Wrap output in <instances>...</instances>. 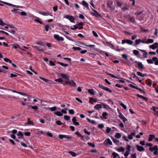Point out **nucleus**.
I'll use <instances>...</instances> for the list:
<instances>
[{
    "mask_svg": "<svg viewBox=\"0 0 158 158\" xmlns=\"http://www.w3.org/2000/svg\"><path fill=\"white\" fill-rule=\"evenodd\" d=\"M2 3H4L5 5H7L9 6H11L13 7H16V8H19V7L23 8V7H21V6H19L14 5L12 4H10V3H8L7 2H3H3H2Z\"/></svg>",
    "mask_w": 158,
    "mask_h": 158,
    "instance_id": "6",
    "label": "nucleus"
},
{
    "mask_svg": "<svg viewBox=\"0 0 158 158\" xmlns=\"http://www.w3.org/2000/svg\"><path fill=\"white\" fill-rule=\"evenodd\" d=\"M150 151L153 152L154 150H158V148L157 146L156 145H155L153 147H150L149 149Z\"/></svg>",
    "mask_w": 158,
    "mask_h": 158,
    "instance_id": "13",
    "label": "nucleus"
},
{
    "mask_svg": "<svg viewBox=\"0 0 158 158\" xmlns=\"http://www.w3.org/2000/svg\"><path fill=\"white\" fill-rule=\"evenodd\" d=\"M99 87L100 88L103 89L104 90H105L107 92H110L111 93L112 92V91L110 89L108 88L107 87H105L104 86H103L102 85L99 84Z\"/></svg>",
    "mask_w": 158,
    "mask_h": 158,
    "instance_id": "4",
    "label": "nucleus"
},
{
    "mask_svg": "<svg viewBox=\"0 0 158 158\" xmlns=\"http://www.w3.org/2000/svg\"><path fill=\"white\" fill-rule=\"evenodd\" d=\"M113 2L112 1H109L107 3V4L108 6H109V7L111 9H114V8L112 6V4Z\"/></svg>",
    "mask_w": 158,
    "mask_h": 158,
    "instance_id": "16",
    "label": "nucleus"
},
{
    "mask_svg": "<svg viewBox=\"0 0 158 158\" xmlns=\"http://www.w3.org/2000/svg\"><path fill=\"white\" fill-rule=\"evenodd\" d=\"M27 120H28L27 123H28V124H29L31 125H33V123L32 122H31V121L29 120L28 118H27Z\"/></svg>",
    "mask_w": 158,
    "mask_h": 158,
    "instance_id": "63",
    "label": "nucleus"
},
{
    "mask_svg": "<svg viewBox=\"0 0 158 158\" xmlns=\"http://www.w3.org/2000/svg\"><path fill=\"white\" fill-rule=\"evenodd\" d=\"M152 60L155 62V64L156 65H158V59L156 57H152Z\"/></svg>",
    "mask_w": 158,
    "mask_h": 158,
    "instance_id": "17",
    "label": "nucleus"
},
{
    "mask_svg": "<svg viewBox=\"0 0 158 158\" xmlns=\"http://www.w3.org/2000/svg\"><path fill=\"white\" fill-rule=\"evenodd\" d=\"M101 105L103 106V108L107 110L111 109V108L108 105L105 104L104 103H101Z\"/></svg>",
    "mask_w": 158,
    "mask_h": 158,
    "instance_id": "12",
    "label": "nucleus"
},
{
    "mask_svg": "<svg viewBox=\"0 0 158 158\" xmlns=\"http://www.w3.org/2000/svg\"><path fill=\"white\" fill-rule=\"evenodd\" d=\"M112 155L114 156L113 158H116L117 156H118L119 158H120V156L118 154L116 153L115 152H113L112 154Z\"/></svg>",
    "mask_w": 158,
    "mask_h": 158,
    "instance_id": "26",
    "label": "nucleus"
},
{
    "mask_svg": "<svg viewBox=\"0 0 158 158\" xmlns=\"http://www.w3.org/2000/svg\"><path fill=\"white\" fill-rule=\"evenodd\" d=\"M131 147V145H127V147L126 148L127 150V151H129V152L130 151V148Z\"/></svg>",
    "mask_w": 158,
    "mask_h": 158,
    "instance_id": "50",
    "label": "nucleus"
},
{
    "mask_svg": "<svg viewBox=\"0 0 158 158\" xmlns=\"http://www.w3.org/2000/svg\"><path fill=\"white\" fill-rule=\"evenodd\" d=\"M154 42V40L153 39H148L147 41V44L152 43Z\"/></svg>",
    "mask_w": 158,
    "mask_h": 158,
    "instance_id": "37",
    "label": "nucleus"
},
{
    "mask_svg": "<svg viewBox=\"0 0 158 158\" xmlns=\"http://www.w3.org/2000/svg\"><path fill=\"white\" fill-rule=\"evenodd\" d=\"M146 83L147 84V85H148L149 86L151 85L152 83L151 82L150 80H149L148 81L146 80Z\"/></svg>",
    "mask_w": 158,
    "mask_h": 158,
    "instance_id": "44",
    "label": "nucleus"
},
{
    "mask_svg": "<svg viewBox=\"0 0 158 158\" xmlns=\"http://www.w3.org/2000/svg\"><path fill=\"white\" fill-rule=\"evenodd\" d=\"M91 101L94 102H97V100L96 98H90L89 102L90 103H91L92 104H93V103H91Z\"/></svg>",
    "mask_w": 158,
    "mask_h": 158,
    "instance_id": "30",
    "label": "nucleus"
},
{
    "mask_svg": "<svg viewBox=\"0 0 158 158\" xmlns=\"http://www.w3.org/2000/svg\"><path fill=\"white\" fill-rule=\"evenodd\" d=\"M60 77L62 78L67 80H69V76L66 74H64L63 73L60 74Z\"/></svg>",
    "mask_w": 158,
    "mask_h": 158,
    "instance_id": "7",
    "label": "nucleus"
},
{
    "mask_svg": "<svg viewBox=\"0 0 158 158\" xmlns=\"http://www.w3.org/2000/svg\"><path fill=\"white\" fill-rule=\"evenodd\" d=\"M17 135L19 136L18 138L19 139H21V138H22L23 137V133L20 131H19L18 132V133L17 134Z\"/></svg>",
    "mask_w": 158,
    "mask_h": 158,
    "instance_id": "20",
    "label": "nucleus"
},
{
    "mask_svg": "<svg viewBox=\"0 0 158 158\" xmlns=\"http://www.w3.org/2000/svg\"><path fill=\"white\" fill-rule=\"evenodd\" d=\"M49 63L50 64L51 66H54L55 65V63L53 61H52V60H49Z\"/></svg>",
    "mask_w": 158,
    "mask_h": 158,
    "instance_id": "51",
    "label": "nucleus"
},
{
    "mask_svg": "<svg viewBox=\"0 0 158 158\" xmlns=\"http://www.w3.org/2000/svg\"><path fill=\"white\" fill-rule=\"evenodd\" d=\"M35 44L44 47H45L46 45V44L42 42L36 43Z\"/></svg>",
    "mask_w": 158,
    "mask_h": 158,
    "instance_id": "38",
    "label": "nucleus"
},
{
    "mask_svg": "<svg viewBox=\"0 0 158 158\" xmlns=\"http://www.w3.org/2000/svg\"><path fill=\"white\" fill-rule=\"evenodd\" d=\"M72 121L73 124L75 125H79V123L78 122H77L76 117H73L72 119Z\"/></svg>",
    "mask_w": 158,
    "mask_h": 158,
    "instance_id": "10",
    "label": "nucleus"
},
{
    "mask_svg": "<svg viewBox=\"0 0 158 158\" xmlns=\"http://www.w3.org/2000/svg\"><path fill=\"white\" fill-rule=\"evenodd\" d=\"M45 27V30L46 31H48V29L50 28L49 26L47 24L44 26Z\"/></svg>",
    "mask_w": 158,
    "mask_h": 158,
    "instance_id": "52",
    "label": "nucleus"
},
{
    "mask_svg": "<svg viewBox=\"0 0 158 158\" xmlns=\"http://www.w3.org/2000/svg\"><path fill=\"white\" fill-rule=\"evenodd\" d=\"M108 115V113L106 112H104L102 114V116L104 117L105 119H106V116Z\"/></svg>",
    "mask_w": 158,
    "mask_h": 158,
    "instance_id": "45",
    "label": "nucleus"
},
{
    "mask_svg": "<svg viewBox=\"0 0 158 158\" xmlns=\"http://www.w3.org/2000/svg\"><path fill=\"white\" fill-rule=\"evenodd\" d=\"M121 134L118 133H116L115 135V137L116 138L119 139L121 137Z\"/></svg>",
    "mask_w": 158,
    "mask_h": 158,
    "instance_id": "32",
    "label": "nucleus"
},
{
    "mask_svg": "<svg viewBox=\"0 0 158 158\" xmlns=\"http://www.w3.org/2000/svg\"><path fill=\"white\" fill-rule=\"evenodd\" d=\"M54 38L58 41L64 40V38L61 37L59 36L58 35L55 34L53 36Z\"/></svg>",
    "mask_w": 158,
    "mask_h": 158,
    "instance_id": "5",
    "label": "nucleus"
},
{
    "mask_svg": "<svg viewBox=\"0 0 158 158\" xmlns=\"http://www.w3.org/2000/svg\"><path fill=\"white\" fill-rule=\"evenodd\" d=\"M18 38L19 39V41L21 42H23V40H24V39L23 37H22L20 38L19 37H18Z\"/></svg>",
    "mask_w": 158,
    "mask_h": 158,
    "instance_id": "60",
    "label": "nucleus"
},
{
    "mask_svg": "<svg viewBox=\"0 0 158 158\" xmlns=\"http://www.w3.org/2000/svg\"><path fill=\"white\" fill-rule=\"evenodd\" d=\"M12 91L13 92L19 94H20L22 95L23 96H27L25 93H23V92H18L14 90H12Z\"/></svg>",
    "mask_w": 158,
    "mask_h": 158,
    "instance_id": "19",
    "label": "nucleus"
},
{
    "mask_svg": "<svg viewBox=\"0 0 158 158\" xmlns=\"http://www.w3.org/2000/svg\"><path fill=\"white\" fill-rule=\"evenodd\" d=\"M149 48L153 50L155 49L156 48H158V46H155L154 44L150 45Z\"/></svg>",
    "mask_w": 158,
    "mask_h": 158,
    "instance_id": "28",
    "label": "nucleus"
},
{
    "mask_svg": "<svg viewBox=\"0 0 158 158\" xmlns=\"http://www.w3.org/2000/svg\"><path fill=\"white\" fill-rule=\"evenodd\" d=\"M65 110H69V109L67 108H64V109H62L61 110V112L62 113H63L64 114H67V111Z\"/></svg>",
    "mask_w": 158,
    "mask_h": 158,
    "instance_id": "34",
    "label": "nucleus"
},
{
    "mask_svg": "<svg viewBox=\"0 0 158 158\" xmlns=\"http://www.w3.org/2000/svg\"><path fill=\"white\" fill-rule=\"evenodd\" d=\"M119 117L122 119L123 122H125L126 121H127V119L121 113H120L119 114Z\"/></svg>",
    "mask_w": 158,
    "mask_h": 158,
    "instance_id": "9",
    "label": "nucleus"
},
{
    "mask_svg": "<svg viewBox=\"0 0 158 158\" xmlns=\"http://www.w3.org/2000/svg\"><path fill=\"white\" fill-rule=\"evenodd\" d=\"M148 55V53L146 52H144V53H143V57L144 58H145L147 57V55Z\"/></svg>",
    "mask_w": 158,
    "mask_h": 158,
    "instance_id": "57",
    "label": "nucleus"
},
{
    "mask_svg": "<svg viewBox=\"0 0 158 158\" xmlns=\"http://www.w3.org/2000/svg\"><path fill=\"white\" fill-rule=\"evenodd\" d=\"M56 123L58 125H61V124H63V123H61V121L60 120L56 121Z\"/></svg>",
    "mask_w": 158,
    "mask_h": 158,
    "instance_id": "53",
    "label": "nucleus"
},
{
    "mask_svg": "<svg viewBox=\"0 0 158 158\" xmlns=\"http://www.w3.org/2000/svg\"><path fill=\"white\" fill-rule=\"evenodd\" d=\"M64 18L69 19L71 22L72 23L74 21V18L72 16H70L69 15H64Z\"/></svg>",
    "mask_w": 158,
    "mask_h": 158,
    "instance_id": "3",
    "label": "nucleus"
},
{
    "mask_svg": "<svg viewBox=\"0 0 158 158\" xmlns=\"http://www.w3.org/2000/svg\"><path fill=\"white\" fill-rule=\"evenodd\" d=\"M55 81L58 82H62L63 81V80L60 78H59L57 79H55Z\"/></svg>",
    "mask_w": 158,
    "mask_h": 158,
    "instance_id": "43",
    "label": "nucleus"
},
{
    "mask_svg": "<svg viewBox=\"0 0 158 158\" xmlns=\"http://www.w3.org/2000/svg\"><path fill=\"white\" fill-rule=\"evenodd\" d=\"M131 158H136V153L132 154L131 156Z\"/></svg>",
    "mask_w": 158,
    "mask_h": 158,
    "instance_id": "64",
    "label": "nucleus"
},
{
    "mask_svg": "<svg viewBox=\"0 0 158 158\" xmlns=\"http://www.w3.org/2000/svg\"><path fill=\"white\" fill-rule=\"evenodd\" d=\"M69 112L70 114H74V111L73 109L69 110Z\"/></svg>",
    "mask_w": 158,
    "mask_h": 158,
    "instance_id": "46",
    "label": "nucleus"
},
{
    "mask_svg": "<svg viewBox=\"0 0 158 158\" xmlns=\"http://www.w3.org/2000/svg\"><path fill=\"white\" fill-rule=\"evenodd\" d=\"M104 143L105 145H107L108 144H109L110 145H112V142L109 138H107L106 139Z\"/></svg>",
    "mask_w": 158,
    "mask_h": 158,
    "instance_id": "11",
    "label": "nucleus"
},
{
    "mask_svg": "<svg viewBox=\"0 0 158 158\" xmlns=\"http://www.w3.org/2000/svg\"><path fill=\"white\" fill-rule=\"evenodd\" d=\"M125 43L130 45H132L133 44V41L130 40L125 39L122 40V44H124Z\"/></svg>",
    "mask_w": 158,
    "mask_h": 158,
    "instance_id": "2",
    "label": "nucleus"
},
{
    "mask_svg": "<svg viewBox=\"0 0 158 158\" xmlns=\"http://www.w3.org/2000/svg\"><path fill=\"white\" fill-rule=\"evenodd\" d=\"M19 9H16L15 8H14L11 11L12 12H13L15 14H19V13L20 12L18 10Z\"/></svg>",
    "mask_w": 158,
    "mask_h": 158,
    "instance_id": "25",
    "label": "nucleus"
},
{
    "mask_svg": "<svg viewBox=\"0 0 158 158\" xmlns=\"http://www.w3.org/2000/svg\"><path fill=\"white\" fill-rule=\"evenodd\" d=\"M102 105L100 104H96L94 107V109L98 110L99 109H101L102 108Z\"/></svg>",
    "mask_w": 158,
    "mask_h": 158,
    "instance_id": "18",
    "label": "nucleus"
},
{
    "mask_svg": "<svg viewBox=\"0 0 158 158\" xmlns=\"http://www.w3.org/2000/svg\"><path fill=\"white\" fill-rule=\"evenodd\" d=\"M39 14L42 15H50L49 13L48 12L40 11L39 12Z\"/></svg>",
    "mask_w": 158,
    "mask_h": 158,
    "instance_id": "23",
    "label": "nucleus"
},
{
    "mask_svg": "<svg viewBox=\"0 0 158 158\" xmlns=\"http://www.w3.org/2000/svg\"><path fill=\"white\" fill-rule=\"evenodd\" d=\"M39 78H40V79L43 80L46 83H48V81H49V80H48L47 79H46V78H43L41 77H40Z\"/></svg>",
    "mask_w": 158,
    "mask_h": 158,
    "instance_id": "39",
    "label": "nucleus"
},
{
    "mask_svg": "<svg viewBox=\"0 0 158 158\" xmlns=\"http://www.w3.org/2000/svg\"><path fill=\"white\" fill-rule=\"evenodd\" d=\"M73 49L75 50H81V48L78 47H73L72 48Z\"/></svg>",
    "mask_w": 158,
    "mask_h": 158,
    "instance_id": "49",
    "label": "nucleus"
},
{
    "mask_svg": "<svg viewBox=\"0 0 158 158\" xmlns=\"http://www.w3.org/2000/svg\"><path fill=\"white\" fill-rule=\"evenodd\" d=\"M136 147L137 150L139 152H142L145 150L143 146H140L139 145H137Z\"/></svg>",
    "mask_w": 158,
    "mask_h": 158,
    "instance_id": "8",
    "label": "nucleus"
},
{
    "mask_svg": "<svg viewBox=\"0 0 158 158\" xmlns=\"http://www.w3.org/2000/svg\"><path fill=\"white\" fill-rule=\"evenodd\" d=\"M57 63L62 66L66 67L68 66V64H64L62 62H58Z\"/></svg>",
    "mask_w": 158,
    "mask_h": 158,
    "instance_id": "33",
    "label": "nucleus"
},
{
    "mask_svg": "<svg viewBox=\"0 0 158 158\" xmlns=\"http://www.w3.org/2000/svg\"><path fill=\"white\" fill-rule=\"evenodd\" d=\"M128 20L133 23H135L136 22L135 18L134 17H129Z\"/></svg>",
    "mask_w": 158,
    "mask_h": 158,
    "instance_id": "14",
    "label": "nucleus"
},
{
    "mask_svg": "<svg viewBox=\"0 0 158 158\" xmlns=\"http://www.w3.org/2000/svg\"><path fill=\"white\" fill-rule=\"evenodd\" d=\"M68 153L69 154H71L73 157L75 156H76V153L74 152H72V151H69L68 152Z\"/></svg>",
    "mask_w": 158,
    "mask_h": 158,
    "instance_id": "40",
    "label": "nucleus"
},
{
    "mask_svg": "<svg viewBox=\"0 0 158 158\" xmlns=\"http://www.w3.org/2000/svg\"><path fill=\"white\" fill-rule=\"evenodd\" d=\"M64 118L65 120L68 121L70 119V117L67 115H65L64 116Z\"/></svg>",
    "mask_w": 158,
    "mask_h": 158,
    "instance_id": "47",
    "label": "nucleus"
},
{
    "mask_svg": "<svg viewBox=\"0 0 158 158\" xmlns=\"http://www.w3.org/2000/svg\"><path fill=\"white\" fill-rule=\"evenodd\" d=\"M138 65L139 67L141 69H143L144 68L141 62H138Z\"/></svg>",
    "mask_w": 158,
    "mask_h": 158,
    "instance_id": "35",
    "label": "nucleus"
},
{
    "mask_svg": "<svg viewBox=\"0 0 158 158\" xmlns=\"http://www.w3.org/2000/svg\"><path fill=\"white\" fill-rule=\"evenodd\" d=\"M122 56L123 58H124V59H125L126 60H127V55L126 54H123L122 55Z\"/></svg>",
    "mask_w": 158,
    "mask_h": 158,
    "instance_id": "56",
    "label": "nucleus"
},
{
    "mask_svg": "<svg viewBox=\"0 0 158 158\" xmlns=\"http://www.w3.org/2000/svg\"><path fill=\"white\" fill-rule=\"evenodd\" d=\"M87 144L89 146L92 147L93 148H94L95 146V145L94 143H91L90 142H89L87 143Z\"/></svg>",
    "mask_w": 158,
    "mask_h": 158,
    "instance_id": "41",
    "label": "nucleus"
},
{
    "mask_svg": "<svg viewBox=\"0 0 158 158\" xmlns=\"http://www.w3.org/2000/svg\"><path fill=\"white\" fill-rule=\"evenodd\" d=\"M82 5L86 7H88V4L85 1H83L82 2Z\"/></svg>",
    "mask_w": 158,
    "mask_h": 158,
    "instance_id": "31",
    "label": "nucleus"
},
{
    "mask_svg": "<svg viewBox=\"0 0 158 158\" xmlns=\"http://www.w3.org/2000/svg\"><path fill=\"white\" fill-rule=\"evenodd\" d=\"M112 140H113V142L115 143L116 144H118L117 143H118L119 142V140H117V139H112Z\"/></svg>",
    "mask_w": 158,
    "mask_h": 158,
    "instance_id": "55",
    "label": "nucleus"
},
{
    "mask_svg": "<svg viewBox=\"0 0 158 158\" xmlns=\"http://www.w3.org/2000/svg\"><path fill=\"white\" fill-rule=\"evenodd\" d=\"M137 74L138 75H139L141 77H144L145 76V75H146L145 74H143L142 73H141V72H137Z\"/></svg>",
    "mask_w": 158,
    "mask_h": 158,
    "instance_id": "36",
    "label": "nucleus"
},
{
    "mask_svg": "<svg viewBox=\"0 0 158 158\" xmlns=\"http://www.w3.org/2000/svg\"><path fill=\"white\" fill-rule=\"evenodd\" d=\"M140 39H136L135 40V43L134 44V46H136L137 45H138L140 43Z\"/></svg>",
    "mask_w": 158,
    "mask_h": 158,
    "instance_id": "22",
    "label": "nucleus"
},
{
    "mask_svg": "<svg viewBox=\"0 0 158 158\" xmlns=\"http://www.w3.org/2000/svg\"><path fill=\"white\" fill-rule=\"evenodd\" d=\"M64 138H66L67 139H70L72 138V137L71 136H69V135H64Z\"/></svg>",
    "mask_w": 158,
    "mask_h": 158,
    "instance_id": "58",
    "label": "nucleus"
},
{
    "mask_svg": "<svg viewBox=\"0 0 158 158\" xmlns=\"http://www.w3.org/2000/svg\"><path fill=\"white\" fill-rule=\"evenodd\" d=\"M133 52L134 54L136 56L138 55L139 53V51L136 50H134Z\"/></svg>",
    "mask_w": 158,
    "mask_h": 158,
    "instance_id": "42",
    "label": "nucleus"
},
{
    "mask_svg": "<svg viewBox=\"0 0 158 158\" xmlns=\"http://www.w3.org/2000/svg\"><path fill=\"white\" fill-rule=\"evenodd\" d=\"M54 114L59 116H62L63 115V114L61 112L59 111H57L56 112H54Z\"/></svg>",
    "mask_w": 158,
    "mask_h": 158,
    "instance_id": "24",
    "label": "nucleus"
},
{
    "mask_svg": "<svg viewBox=\"0 0 158 158\" xmlns=\"http://www.w3.org/2000/svg\"><path fill=\"white\" fill-rule=\"evenodd\" d=\"M93 10L94 11V13H92V14L96 16L97 17L101 16L99 14L98 12L96 10H94L93 9Z\"/></svg>",
    "mask_w": 158,
    "mask_h": 158,
    "instance_id": "15",
    "label": "nucleus"
},
{
    "mask_svg": "<svg viewBox=\"0 0 158 158\" xmlns=\"http://www.w3.org/2000/svg\"><path fill=\"white\" fill-rule=\"evenodd\" d=\"M153 60L152 59H148L147 60V61L148 63L150 64H152L153 63Z\"/></svg>",
    "mask_w": 158,
    "mask_h": 158,
    "instance_id": "48",
    "label": "nucleus"
},
{
    "mask_svg": "<svg viewBox=\"0 0 158 158\" xmlns=\"http://www.w3.org/2000/svg\"><path fill=\"white\" fill-rule=\"evenodd\" d=\"M58 137L60 139H62L64 138V135H58Z\"/></svg>",
    "mask_w": 158,
    "mask_h": 158,
    "instance_id": "59",
    "label": "nucleus"
},
{
    "mask_svg": "<svg viewBox=\"0 0 158 158\" xmlns=\"http://www.w3.org/2000/svg\"><path fill=\"white\" fill-rule=\"evenodd\" d=\"M104 127L103 124H101L98 125V127L100 129H102Z\"/></svg>",
    "mask_w": 158,
    "mask_h": 158,
    "instance_id": "61",
    "label": "nucleus"
},
{
    "mask_svg": "<svg viewBox=\"0 0 158 158\" xmlns=\"http://www.w3.org/2000/svg\"><path fill=\"white\" fill-rule=\"evenodd\" d=\"M46 109H48L49 110H50L52 111H55L56 109V106H54L52 107H47L46 108Z\"/></svg>",
    "mask_w": 158,
    "mask_h": 158,
    "instance_id": "21",
    "label": "nucleus"
},
{
    "mask_svg": "<svg viewBox=\"0 0 158 158\" xmlns=\"http://www.w3.org/2000/svg\"><path fill=\"white\" fill-rule=\"evenodd\" d=\"M88 92L92 95H94L95 94L94 90L93 89H88Z\"/></svg>",
    "mask_w": 158,
    "mask_h": 158,
    "instance_id": "27",
    "label": "nucleus"
},
{
    "mask_svg": "<svg viewBox=\"0 0 158 158\" xmlns=\"http://www.w3.org/2000/svg\"><path fill=\"white\" fill-rule=\"evenodd\" d=\"M117 150L119 152H124L125 151V149L123 147H121L117 149Z\"/></svg>",
    "mask_w": 158,
    "mask_h": 158,
    "instance_id": "29",
    "label": "nucleus"
},
{
    "mask_svg": "<svg viewBox=\"0 0 158 158\" xmlns=\"http://www.w3.org/2000/svg\"><path fill=\"white\" fill-rule=\"evenodd\" d=\"M111 130V128L109 127H107L106 129V132L107 133H109Z\"/></svg>",
    "mask_w": 158,
    "mask_h": 158,
    "instance_id": "62",
    "label": "nucleus"
},
{
    "mask_svg": "<svg viewBox=\"0 0 158 158\" xmlns=\"http://www.w3.org/2000/svg\"><path fill=\"white\" fill-rule=\"evenodd\" d=\"M65 82L66 84L69 85L71 86H74L76 85V83L73 81V80H71L70 81L69 80L65 81Z\"/></svg>",
    "mask_w": 158,
    "mask_h": 158,
    "instance_id": "1",
    "label": "nucleus"
},
{
    "mask_svg": "<svg viewBox=\"0 0 158 158\" xmlns=\"http://www.w3.org/2000/svg\"><path fill=\"white\" fill-rule=\"evenodd\" d=\"M84 130L85 133L87 134L88 135H90V132L88 131L86 129H84Z\"/></svg>",
    "mask_w": 158,
    "mask_h": 158,
    "instance_id": "54",
    "label": "nucleus"
}]
</instances>
